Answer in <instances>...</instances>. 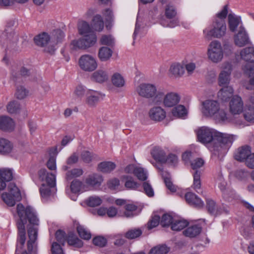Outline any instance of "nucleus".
Listing matches in <instances>:
<instances>
[{
  "mask_svg": "<svg viewBox=\"0 0 254 254\" xmlns=\"http://www.w3.org/2000/svg\"><path fill=\"white\" fill-rule=\"evenodd\" d=\"M120 184V180L116 178L109 180L107 183V186L109 189L116 190Z\"/></svg>",
  "mask_w": 254,
  "mask_h": 254,
  "instance_id": "338daca9",
  "label": "nucleus"
},
{
  "mask_svg": "<svg viewBox=\"0 0 254 254\" xmlns=\"http://www.w3.org/2000/svg\"><path fill=\"white\" fill-rule=\"evenodd\" d=\"M35 44L38 46L43 47L49 43H50V36L46 32H42L34 38Z\"/></svg>",
  "mask_w": 254,
  "mask_h": 254,
  "instance_id": "a878e982",
  "label": "nucleus"
},
{
  "mask_svg": "<svg viewBox=\"0 0 254 254\" xmlns=\"http://www.w3.org/2000/svg\"><path fill=\"white\" fill-rule=\"evenodd\" d=\"M28 91L23 86L17 87L15 95L19 99H23L26 97L28 94Z\"/></svg>",
  "mask_w": 254,
  "mask_h": 254,
  "instance_id": "4d7b16f0",
  "label": "nucleus"
},
{
  "mask_svg": "<svg viewBox=\"0 0 254 254\" xmlns=\"http://www.w3.org/2000/svg\"><path fill=\"white\" fill-rule=\"evenodd\" d=\"M206 207L208 212L214 216H217V215H220L222 213H228V210L224 206L222 205V207L218 206L216 202L210 198L206 199Z\"/></svg>",
  "mask_w": 254,
  "mask_h": 254,
  "instance_id": "9b49d317",
  "label": "nucleus"
},
{
  "mask_svg": "<svg viewBox=\"0 0 254 254\" xmlns=\"http://www.w3.org/2000/svg\"><path fill=\"white\" fill-rule=\"evenodd\" d=\"M126 211L124 215L126 217H131L134 216L133 212L135 211L137 207L133 204H127L125 206Z\"/></svg>",
  "mask_w": 254,
  "mask_h": 254,
  "instance_id": "864d4df0",
  "label": "nucleus"
},
{
  "mask_svg": "<svg viewBox=\"0 0 254 254\" xmlns=\"http://www.w3.org/2000/svg\"><path fill=\"white\" fill-rule=\"evenodd\" d=\"M79 65L82 69L87 71H92L97 66L95 59L89 55H84L80 58Z\"/></svg>",
  "mask_w": 254,
  "mask_h": 254,
  "instance_id": "1a4fd4ad",
  "label": "nucleus"
},
{
  "mask_svg": "<svg viewBox=\"0 0 254 254\" xmlns=\"http://www.w3.org/2000/svg\"><path fill=\"white\" fill-rule=\"evenodd\" d=\"M243 116L247 121L254 124V107L250 106L246 109Z\"/></svg>",
  "mask_w": 254,
  "mask_h": 254,
  "instance_id": "09e8293b",
  "label": "nucleus"
},
{
  "mask_svg": "<svg viewBox=\"0 0 254 254\" xmlns=\"http://www.w3.org/2000/svg\"><path fill=\"white\" fill-rule=\"evenodd\" d=\"M234 92L233 88L230 86L222 87L218 92V98L222 101H227L232 97Z\"/></svg>",
  "mask_w": 254,
  "mask_h": 254,
  "instance_id": "393cba45",
  "label": "nucleus"
},
{
  "mask_svg": "<svg viewBox=\"0 0 254 254\" xmlns=\"http://www.w3.org/2000/svg\"><path fill=\"white\" fill-rule=\"evenodd\" d=\"M172 112L174 116L178 118H183L187 114V111L185 107L181 105L173 109Z\"/></svg>",
  "mask_w": 254,
  "mask_h": 254,
  "instance_id": "c03bdc74",
  "label": "nucleus"
},
{
  "mask_svg": "<svg viewBox=\"0 0 254 254\" xmlns=\"http://www.w3.org/2000/svg\"><path fill=\"white\" fill-rule=\"evenodd\" d=\"M251 154V147L245 145L239 148L234 154V158L240 162L246 161Z\"/></svg>",
  "mask_w": 254,
  "mask_h": 254,
  "instance_id": "a211bd4d",
  "label": "nucleus"
},
{
  "mask_svg": "<svg viewBox=\"0 0 254 254\" xmlns=\"http://www.w3.org/2000/svg\"><path fill=\"white\" fill-rule=\"evenodd\" d=\"M179 95L175 93L170 92L164 95V93L158 91L156 96L153 99L155 104H159L163 101L164 105L166 107H172L176 106L180 101Z\"/></svg>",
  "mask_w": 254,
  "mask_h": 254,
  "instance_id": "39448f33",
  "label": "nucleus"
},
{
  "mask_svg": "<svg viewBox=\"0 0 254 254\" xmlns=\"http://www.w3.org/2000/svg\"><path fill=\"white\" fill-rule=\"evenodd\" d=\"M86 188V185L78 179L73 180L70 184V190H81Z\"/></svg>",
  "mask_w": 254,
  "mask_h": 254,
  "instance_id": "8fccbe9b",
  "label": "nucleus"
},
{
  "mask_svg": "<svg viewBox=\"0 0 254 254\" xmlns=\"http://www.w3.org/2000/svg\"><path fill=\"white\" fill-rule=\"evenodd\" d=\"M45 180L47 187L46 188H43L45 186V184H43L39 190H51V189L56 187V176L54 174H48L45 178Z\"/></svg>",
  "mask_w": 254,
  "mask_h": 254,
  "instance_id": "c756f323",
  "label": "nucleus"
},
{
  "mask_svg": "<svg viewBox=\"0 0 254 254\" xmlns=\"http://www.w3.org/2000/svg\"><path fill=\"white\" fill-rule=\"evenodd\" d=\"M151 154L153 158L157 162L166 163V154L165 152L159 147H155Z\"/></svg>",
  "mask_w": 254,
  "mask_h": 254,
  "instance_id": "473e14b6",
  "label": "nucleus"
},
{
  "mask_svg": "<svg viewBox=\"0 0 254 254\" xmlns=\"http://www.w3.org/2000/svg\"><path fill=\"white\" fill-rule=\"evenodd\" d=\"M13 178L11 170L6 168L0 169V190H3L6 187V182L10 181Z\"/></svg>",
  "mask_w": 254,
  "mask_h": 254,
  "instance_id": "dca6fc26",
  "label": "nucleus"
},
{
  "mask_svg": "<svg viewBox=\"0 0 254 254\" xmlns=\"http://www.w3.org/2000/svg\"><path fill=\"white\" fill-rule=\"evenodd\" d=\"M102 202L100 197L97 196L89 197L86 200L87 204L90 207H96L100 205Z\"/></svg>",
  "mask_w": 254,
  "mask_h": 254,
  "instance_id": "3c124183",
  "label": "nucleus"
},
{
  "mask_svg": "<svg viewBox=\"0 0 254 254\" xmlns=\"http://www.w3.org/2000/svg\"><path fill=\"white\" fill-rule=\"evenodd\" d=\"M169 251V248L166 245H160L151 249L149 254H167Z\"/></svg>",
  "mask_w": 254,
  "mask_h": 254,
  "instance_id": "49530a36",
  "label": "nucleus"
},
{
  "mask_svg": "<svg viewBox=\"0 0 254 254\" xmlns=\"http://www.w3.org/2000/svg\"><path fill=\"white\" fill-rule=\"evenodd\" d=\"M134 175L136 176L139 180L145 181L147 178V173L142 168H136Z\"/></svg>",
  "mask_w": 254,
  "mask_h": 254,
  "instance_id": "6e6d98bb",
  "label": "nucleus"
},
{
  "mask_svg": "<svg viewBox=\"0 0 254 254\" xmlns=\"http://www.w3.org/2000/svg\"><path fill=\"white\" fill-rule=\"evenodd\" d=\"M198 140L203 143H211V151L214 156L220 160L234 141L233 135L214 131L205 127L199 128L197 132Z\"/></svg>",
  "mask_w": 254,
  "mask_h": 254,
  "instance_id": "f257e3e1",
  "label": "nucleus"
},
{
  "mask_svg": "<svg viewBox=\"0 0 254 254\" xmlns=\"http://www.w3.org/2000/svg\"><path fill=\"white\" fill-rule=\"evenodd\" d=\"M202 228L198 225H193L188 227L183 231L185 236L190 238H194L201 232Z\"/></svg>",
  "mask_w": 254,
  "mask_h": 254,
  "instance_id": "cd10ccee",
  "label": "nucleus"
},
{
  "mask_svg": "<svg viewBox=\"0 0 254 254\" xmlns=\"http://www.w3.org/2000/svg\"><path fill=\"white\" fill-rule=\"evenodd\" d=\"M138 94L146 98H152L156 96L158 92L156 86L151 84L142 83L138 88Z\"/></svg>",
  "mask_w": 254,
  "mask_h": 254,
  "instance_id": "9d476101",
  "label": "nucleus"
},
{
  "mask_svg": "<svg viewBox=\"0 0 254 254\" xmlns=\"http://www.w3.org/2000/svg\"><path fill=\"white\" fill-rule=\"evenodd\" d=\"M92 78L97 82L102 83L107 80L108 76L106 71L98 70L93 73Z\"/></svg>",
  "mask_w": 254,
  "mask_h": 254,
  "instance_id": "c9c22d12",
  "label": "nucleus"
},
{
  "mask_svg": "<svg viewBox=\"0 0 254 254\" xmlns=\"http://www.w3.org/2000/svg\"><path fill=\"white\" fill-rule=\"evenodd\" d=\"M78 29L79 33L81 35L94 33L92 31L89 24L86 21L79 22L78 25Z\"/></svg>",
  "mask_w": 254,
  "mask_h": 254,
  "instance_id": "79ce46f5",
  "label": "nucleus"
},
{
  "mask_svg": "<svg viewBox=\"0 0 254 254\" xmlns=\"http://www.w3.org/2000/svg\"><path fill=\"white\" fill-rule=\"evenodd\" d=\"M230 110L231 113V116L236 120H241L240 119V114L243 110V103L242 99L238 96H234L230 102Z\"/></svg>",
  "mask_w": 254,
  "mask_h": 254,
  "instance_id": "6e6552de",
  "label": "nucleus"
},
{
  "mask_svg": "<svg viewBox=\"0 0 254 254\" xmlns=\"http://www.w3.org/2000/svg\"><path fill=\"white\" fill-rule=\"evenodd\" d=\"M112 50L107 47H102L99 50L98 57L102 62L108 61L112 57Z\"/></svg>",
  "mask_w": 254,
  "mask_h": 254,
  "instance_id": "f704fd0d",
  "label": "nucleus"
},
{
  "mask_svg": "<svg viewBox=\"0 0 254 254\" xmlns=\"http://www.w3.org/2000/svg\"><path fill=\"white\" fill-rule=\"evenodd\" d=\"M50 36V43L58 44L62 43L64 38L65 34L60 29H55L51 32Z\"/></svg>",
  "mask_w": 254,
  "mask_h": 254,
  "instance_id": "bb28decb",
  "label": "nucleus"
},
{
  "mask_svg": "<svg viewBox=\"0 0 254 254\" xmlns=\"http://www.w3.org/2000/svg\"><path fill=\"white\" fill-rule=\"evenodd\" d=\"M235 43L239 47H243L249 42V39L244 28L240 26L238 34L235 36Z\"/></svg>",
  "mask_w": 254,
  "mask_h": 254,
  "instance_id": "aec40b11",
  "label": "nucleus"
},
{
  "mask_svg": "<svg viewBox=\"0 0 254 254\" xmlns=\"http://www.w3.org/2000/svg\"><path fill=\"white\" fill-rule=\"evenodd\" d=\"M7 110L10 114L17 113L20 111V104L17 101H11L7 105Z\"/></svg>",
  "mask_w": 254,
  "mask_h": 254,
  "instance_id": "603ef678",
  "label": "nucleus"
},
{
  "mask_svg": "<svg viewBox=\"0 0 254 254\" xmlns=\"http://www.w3.org/2000/svg\"><path fill=\"white\" fill-rule=\"evenodd\" d=\"M228 67L227 70H224L222 71L219 76V85L223 87L228 86L230 81V74L231 73L232 67L230 64H228Z\"/></svg>",
  "mask_w": 254,
  "mask_h": 254,
  "instance_id": "b1692460",
  "label": "nucleus"
},
{
  "mask_svg": "<svg viewBox=\"0 0 254 254\" xmlns=\"http://www.w3.org/2000/svg\"><path fill=\"white\" fill-rule=\"evenodd\" d=\"M244 73L249 77L254 74V64L247 63L243 68Z\"/></svg>",
  "mask_w": 254,
  "mask_h": 254,
  "instance_id": "774afa93",
  "label": "nucleus"
},
{
  "mask_svg": "<svg viewBox=\"0 0 254 254\" xmlns=\"http://www.w3.org/2000/svg\"><path fill=\"white\" fill-rule=\"evenodd\" d=\"M2 200L9 206H14L22 198L20 191H5L1 194Z\"/></svg>",
  "mask_w": 254,
  "mask_h": 254,
  "instance_id": "f8f14e48",
  "label": "nucleus"
},
{
  "mask_svg": "<svg viewBox=\"0 0 254 254\" xmlns=\"http://www.w3.org/2000/svg\"><path fill=\"white\" fill-rule=\"evenodd\" d=\"M208 55L209 59L214 63H217L222 59L223 52L219 42L214 41L210 44Z\"/></svg>",
  "mask_w": 254,
  "mask_h": 254,
  "instance_id": "0eeeda50",
  "label": "nucleus"
},
{
  "mask_svg": "<svg viewBox=\"0 0 254 254\" xmlns=\"http://www.w3.org/2000/svg\"><path fill=\"white\" fill-rule=\"evenodd\" d=\"M215 115V119L219 122H232L238 125H240L242 123L241 120H236L231 114L227 115L224 110L220 109Z\"/></svg>",
  "mask_w": 254,
  "mask_h": 254,
  "instance_id": "f3484780",
  "label": "nucleus"
},
{
  "mask_svg": "<svg viewBox=\"0 0 254 254\" xmlns=\"http://www.w3.org/2000/svg\"><path fill=\"white\" fill-rule=\"evenodd\" d=\"M76 230L81 238L86 240L90 239L91 237V233L83 226L78 225L76 227Z\"/></svg>",
  "mask_w": 254,
  "mask_h": 254,
  "instance_id": "de8ad7c7",
  "label": "nucleus"
},
{
  "mask_svg": "<svg viewBox=\"0 0 254 254\" xmlns=\"http://www.w3.org/2000/svg\"><path fill=\"white\" fill-rule=\"evenodd\" d=\"M185 198L188 204L197 208H202L204 206L201 199L192 191H188L186 193Z\"/></svg>",
  "mask_w": 254,
  "mask_h": 254,
  "instance_id": "2eb2a0df",
  "label": "nucleus"
},
{
  "mask_svg": "<svg viewBox=\"0 0 254 254\" xmlns=\"http://www.w3.org/2000/svg\"><path fill=\"white\" fill-rule=\"evenodd\" d=\"M149 116L153 121L160 122L165 118L166 112L160 107H154L149 110Z\"/></svg>",
  "mask_w": 254,
  "mask_h": 254,
  "instance_id": "6ab92c4d",
  "label": "nucleus"
},
{
  "mask_svg": "<svg viewBox=\"0 0 254 254\" xmlns=\"http://www.w3.org/2000/svg\"><path fill=\"white\" fill-rule=\"evenodd\" d=\"M82 38L72 41L70 47L72 50L85 49L93 46L97 41V37L94 33L83 35Z\"/></svg>",
  "mask_w": 254,
  "mask_h": 254,
  "instance_id": "20e7f679",
  "label": "nucleus"
},
{
  "mask_svg": "<svg viewBox=\"0 0 254 254\" xmlns=\"http://www.w3.org/2000/svg\"><path fill=\"white\" fill-rule=\"evenodd\" d=\"M188 225V222L186 220L183 219L174 220L171 225V229L173 231H179L183 229Z\"/></svg>",
  "mask_w": 254,
  "mask_h": 254,
  "instance_id": "ea45409f",
  "label": "nucleus"
},
{
  "mask_svg": "<svg viewBox=\"0 0 254 254\" xmlns=\"http://www.w3.org/2000/svg\"><path fill=\"white\" fill-rule=\"evenodd\" d=\"M160 223V218L158 215H154L147 223V228L150 230L156 227Z\"/></svg>",
  "mask_w": 254,
  "mask_h": 254,
  "instance_id": "0e129e2a",
  "label": "nucleus"
},
{
  "mask_svg": "<svg viewBox=\"0 0 254 254\" xmlns=\"http://www.w3.org/2000/svg\"><path fill=\"white\" fill-rule=\"evenodd\" d=\"M85 88L81 85L77 86L74 91V95L77 98L81 99L86 94Z\"/></svg>",
  "mask_w": 254,
  "mask_h": 254,
  "instance_id": "bf43d9fd",
  "label": "nucleus"
},
{
  "mask_svg": "<svg viewBox=\"0 0 254 254\" xmlns=\"http://www.w3.org/2000/svg\"><path fill=\"white\" fill-rule=\"evenodd\" d=\"M170 72L174 76H180L185 72L184 67L179 64H174L170 66Z\"/></svg>",
  "mask_w": 254,
  "mask_h": 254,
  "instance_id": "a19ab883",
  "label": "nucleus"
},
{
  "mask_svg": "<svg viewBox=\"0 0 254 254\" xmlns=\"http://www.w3.org/2000/svg\"><path fill=\"white\" fill-rule=\"evenodd\" d=\"M55 236L57 241L63 245H64L65 242L66 241L67 238L65 233L63 231L59 230L56 232Z\"/></svg>",
  "mask_w": 254,
  "mask_h": 254,
  "instance_id": "052dcab7",
  "label": "nucleus"
},
{
  "mask_svg": "<svg viewBox=\"0 0 254 254\" xmlns=\"http://www.w3.org/2000/svg\"><path fill=\"white\" fill-rule=\"evenodd\" d=\"M174 220L171 215L168 214H164L162 216L161 219L160 220V225L162 227H167L171 224L172 225Z\"/></svg>",
  "mask_w": 254,
  "mask_h": 254,
  "instance_id": "5fc2aeb1",
  "label": "nucleus"
},
{
  "mask_svg": "<svg viewBox=\"0 0 254 254\" xmlns=\"http://www.w3.org/2000/svg\"><path fill=\"white\" fill-rule=\"evenodd\" d=\"M243 59L247 62L254 63V48L247 47L244 48L240 53Z\"/></svg>",
  "mask_w": 254,
  "mask_h": 254,
  "instance_id": "c85d7f7f",
  "label": "nucleus"
},
{
  "mask_svg": "<svg viewBox=\"0 0 254 254\" xmlns=\"http://www.w3.org/2000/svg\"><path fill=\"white\" fill-rule=\"evenodd\" d=\"M66 241L69 246L80 248L83 246V242L75 234L69 233L66 238Z\"/></svg>",
  "mask_w": 254,
  "mask_h": 254,
  "instance_id": "2f4dec72",
  "label": "nucleus"
},
{
  "mask_svg": "<svg viewBox=\"0 0 254 254\" xmlns=\"http://www.w3.org/2000/svg\"><path fill=\"white\" fill-rule=\"evenodd\" d=\"M16 211L19 217V220L17 223L18 229V238L16 253H17L18 251H20V250L22 249L25 243V224L28 221L31 224L38 225L39 219L37 218L34 209L31 206H28L25 207L22 204L19 203L17 205Z\"/></svg>",
  "mask_w": 254,
  "mask_h": 254,
  "instance_id": "f03ea898",
  "label": "nucleus"
},
{
  "mask_svg": "<svg viewBox=\"0 0 254 254\" xmlns=\"http://www.w3.org/2000/svg\"><path fill=\"white\" fill-rule=\"evenodd\" d=\"M177 11L174 6L168 5L165 9V16L167 19H162L160 23L164 27H174L179 24L178 20L175 18Z\"/></svg>",
  "mask_w": 254,
  "mask_h": 254,
  "instance_id": "423d86ee",
  "label": "nucleus"
},
{
  "mask_svg": "<svg viewBox=\"0 0 254 254\" xmlns=\"http://www.w3.org/2000/svg\"><path fill=\"white\" fill-rule=\"evenodd\" d=\"M123 179L125 180V186L127 189L135 190L138 188L139 185L134 181V179L131 176L124 175Z\"/></svg>",
  "mask_w": 254,
  "mask_h": 254,
  "instance_id": "4c0bfd02",
  "label": "nucleus"
},
{
  "mask_svg": "<svg viewBox=\"0 0 254 254\" xmlns=\"http://www.w3.org/2000/svg\"><path fill=\"white\" fill-rule=\"evenodd\" d=\"M13 120L6 116L0 117V129L4 131H11L14 128Z\"/></svg>",
  "mask_w": 254,
  "mask_h": 254,
  "instance_id": "5701e85b",
  "label": "nucleus"
},
{
  "mask_svg": "<svg viewBox=\"0 0 254 254\" xmlns=\"http://www.w3.org/2000/svg\"><path fill=\"white\" fill-rule=\"evenodd\" d=\"M83 174V171L80 169H73L66 173V176L67 180L70 179L72 177H78Z\"/></svg>",
  "mask_w": 254,
  "mask_h": 254,
  "instance_id": "69168bd1",
  "label": "nucleus"
},
{
  "mask_svg": "<svg viewBox=\"0 0 254 254\" xmlns=\"http://www.w3.org/2000/svg\"><path fill=\"white\" fill-rule=\"evenodd\" d=\"M112 82L114 86L121 87L125 84V80L120 73H116L112 77Z\"/></svg>",
  "mask_w": 254,
  "mask_h": 254,
  "instance_id": "a18cd8bd",
  "label": "nucleus"
},
{
  "mask_svg": "<svg viewBox=\"0 0 254 254\" xmlns=\"http://www.w3.org/2000/svg\"><path fill=\"white\" fill-rule=\"evenodd\" d=\"M203 113L207 117L215 115L219 109V103L214 100H206L203 103Z\"/></svg>",
  "mask_w": 254,
  "mask_h": 254,
  "instance_id": "4468645a",
  "label": "nucleus"
},
{
  "mask_svg": "<svg viewBox=\"0 0 254 254\" xmlns=\"http://www.w3.org/2000/svg\"><path fill=\"white\" fill-rule=\"evenodd\" d=\"M86 103L90 107H93L99 102L101 94L95 90H88L86 91Z\"/></svg>",
  "mask_w": 254,
  "mask_h": 254,
  "instance_id": "412c9836",
  "label": "nucleus"
},
{
  "mask_svg": "<svg viewBox=\"0 0 254 254\" xmlns=\"http://www.w3.org/2000/svg\"><path fill=\"white\" fill-rule=\"evenodd\" d=\"M92 242L94 245L99 247H105L107 243L106 239L102 236L95 237L92 240Z\"/></svg>",
  "mask_w": 254,
  "mask_h": 254,
  "instance_id": "e2e57ef3",
  "label": "nucleus"
},
{
  "mask_svg": "<svg viewBox=\"0 0 254 254\" xmlns=\"http://www.w3.org/2000/svg\"><path fill=\"white\" fill-rule=\"evenodd\" d=\"M200 172L196 170L193 174V188L195 190L199 189L201 187V182L200 180Z\"/></svg>",
  "mask_w": 254,
  "mask_h": 254,
  "instance_id": "680f3d73",
  "label": "nucleus"
},
{
  "mask_svg": "<svg viewBox=\"0 0 254 254\" xmlns=\"http://www.w3.org/2000/svg\"><path fill=\"white\" fill-rule=\"evenodd\" d=\"M103 181V178L102 175L93 173L89 175L86 178L85 183L86 186L90 187H99L100 186Z\"/></svg>",
  "mask_w": 254,
  "mask_h": 254,
  "instance_id": "4be33fe9",
  "label": "nucleus"
},
{
  "mask_svg": "<svg viewBox=\"0 0 254 254\" xmlns=\"http://www.w3.org/2000/svg\"><path fill=\"white\" fill-rule=\"evenodd\" d=\"M100 42L102 45L112 46L114 44V39L111 35H104L101 38Z\"/></svg>",
  "mask_w": 254,
  "mask_h": 254,
  "instance_id": "13d9d810",
  "label": "nucleus"
},
{
  "mask_svg": "<svg viewBox=\"0 0 254 254\" xmlns=\"http://www.w3.org/2000/svg\"><path fill=\"white\" fill-rule=\"evenodd\" d=\"M29 240L27 242V249L29 252H37V246L35 244L37 239L38 229L33 226H30L28 229Z\"/></svg>",
  "mask_w": 254,
  "mask_h": 254,
  "instance_id": "ddd939ff",
  "label": "nucleus"
},
{
  "mask_svg": "<svg viewBox=\"0 0 254 254\" xmlns=\"http://www.w3.org/2000/svg\"><path fill=\"white\" fill-rule=\"evenodd\" d=\"M12 146L11 143L7 139H0V153L4 154L11 152Z\"/></svg>",
  "mask_w": 254,
  "mask_h": 254,
  "instance_id": "e433bc0d",
  "label": "nucleus"
},
{
  "mask_svg": "<svg viewBox=\"0 0 254 254\" xmlns=\"http://www.w3.org/2000/svg\"><path fill=\"white\" fill-rule=\"evenodd\" d=\"M116 164L110 161H104L98 164V169L103 173H109L116 168Z\"/></svg>",
  "mask_w": 254,
  "mask_h": 254,
  "instance_id": "72a5a7b5",
  "label": "nucleus"
},
{
  "mask_svg": "<svg viewBox=\"0 0 254 254\" xmlns=\"http://www.w3.org/2000/svg\"><path fill=\"white\" fill-rule=\"evenodd\" d=\"M93 28L96 31H101L104 28V21L100 15L97 14L92 20Z\"/></svg>",
  "mask_w": 254,
  "mask_h": 254,
  "instance_id": "58836bf2",
  "label": "nucleus"
},
{
  "mask_svg": "<svg viewBox=\"0 0 254 254\" xmlns=\"http://www.w3.org/2000/svg\"><path fill=\"white\" fill-rule=\"evenodd\" d=\"M142 233V231L140 228L131 229L126 233L125 237L127 239L132 240L139 237Z\"/></svg>",
  "mask_w": 254,
  "mask_h": 254,
  "instance_id": "37998d69",
  "label": "nucleus"
},
{
  "mask_svg": "<svg viewBox=\"0 0 254 254\" xmlns=\"http://www.w3.org/2000/svg\"><path fill=\"white\" fill-rule=\"evenodd\" d=\"M226 30V26L225 20L215 19L211 28H205L203 30V32L205 34V37L208 39L220 38L225 34Z\"/></svg>",
  "mask_w": 254,
  "mask_h": 254,
  "instance_id": "7ed1b4c3",
  "label": "nucleus"
},
{
  "mask_svg": "<svg viewBox=\"0 0 254 254\" xmlns=\"http://www.w3.org/2000/svg\"><path fill=\"white\" fill-rule=\"evenodd\" d=\"M228 25L230 30L235 32L241 22V17L237 16L232 13L229 14L228 16Z\"/></svg>",
  "mask_w": 254,
  "mask_h": 254,
  "instance_id": "7c9ffc66",
  "label": "nucleus"
}]
</instances>
